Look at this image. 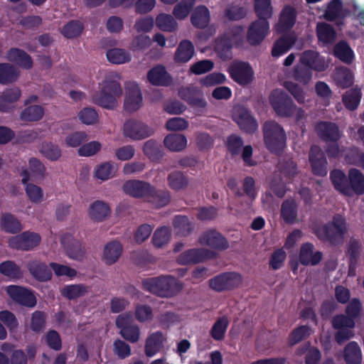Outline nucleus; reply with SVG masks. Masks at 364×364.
<instances>
[{
	"label": "nucleus",
	"mask_w": 364,
	"mask_h": 364,
	"mask_svg": "<svg viewBox=\"0 0 364 364\" xmlns=\"http://www.w3.org/2000/svg\"><path fill=\"white\" fill-rule=\"evenodd\" d=\"M194 55V47L193 43L187 40L180 43L175 54V59L178 62L186 63L189 61Z\"/></svg>",
	"instance_id": "nucleus-34"
},
{
	"label": "nucleus",
	"mask_w": 364,
	"mask_h": 364,
	"mask_svg": "<svg viewBox=\"0 0 364 364\" xmlns=\"http://www.w3.org/2000/svg\"><path fill=\"white\" fill-rule=\"evenodd\" d=\"M233 119L246 132H253L257 129V122L252 117L249 112L243 107H235L234 108Z\"/></svg>",
	"instance_id": "nucleus-19"
},
{
	"label": "nucleus",
	"mask_w": 364,
	"mask_h": 364,
	"mask_svg": "<svg viewBox=\"0 0 364 364\" xmlns=\"http://www.w3.org/2000/svg\"><path fill=\"white\" fill-rule=\"evenodd\" d=\"M6 58L10 62L25 69H31L33 67L31 57L23 50L12 48L8 51Z\"/></svg>",
	"instance_id": "nucleus-27"
},
{
	"label": "nucleus",
	"mask_w": 364,
	"mask_h": 364,
	"mask_svg": "<svg viewBox=\"0 0 364 364\" xmlns=\"http://www.w3.org/2000/svg\"><path fill=\"white\" fill-rule=\"evenodd\" d=\"M41 242V236L35 232H24L9 239L11 247L22 251H28L37 247Z\"/></svg>",
	"instance_id": "nucleus-15"
},
{
	"label": "nucleus",
	"mask_w": 364,
	"mask_h": 364,
	"mask_svg": "<svg viewBox=\"0 0 364 364\" xmlns=\"http://www.w3.org/2000/svg\"><path fill=\"white\" fill-rule=\"evenodd\" d=\"M164 144L171 151H179L186 147L187 139L183 134H169L164 139Z\"/></svg>",
	"instance_id": "nucleus-39"
},
{
	"label": "nucleus",
	"mask_w": 364,
	"mask_h": 364,
	"mask_svg": "<svg viewBox=\"0 0 364 364\" xmlns=\"http://www.w3.org/2000/svg\"><path fill=\"white\" fill-rule=\"evenodd\" d=\"M214 253L205 249H193L186 251L178 257V262L181 264L197 263L213 257Z\"/></svg>",
	"instance_id": "nucleus-20"
},
{
	"label": "nucleus",
	"mask_w": 364,
	"mask_h": 364,
	"mask_svg": "<svg viewBox=\"0 0 364 364\" xmlns=\"http://www.w3.org/2000/svg\"><path fill=\"white\" fill-rule=\"evenodd\" d=\"M124 109L127 112L134 113L143 105V97L139 85L134 81L125 83Z\"/></svg>",
	"instance_id": "nucleus-9"
},
{
	"label": "nucleus",
	"mask_w": 364,
	"mask_h": 364,
	"mask_svg": "<svg viewBox=\"0 0 364 364\" xmlns=\"http://www.w3.org/2000/svg\"><path fill=\"white\" fill-rule=\"evenodd\" d=\"M228 326V319L225 316L218 318L210 331L211 336L216 341L222 340L225 334Z\"/></svg>",
	"instance_id": "nucleus-53"
},
{
	"label": "nucleus",
	"mask_w": 364,
	"mask_h": 364,
	"mask_svg": "<svg viewBox=\"0 0 364 364\" xmlns=\"http://www.w3.org/2000/svg\"><path fill=\"white\" fill-rule=\"evenodd\" d=\"M41 153L51 161H57L61 156V150L58 145L51 142H44L42 144Z\"/></svg>",
	"instance_id": "nucleus-56"
},
{
	"label": "nucleus",
	"mask_w": 364,
	"mask_h": 364,
	"mask_svg": "<svg viewBox=\"0 0 364 364\" xmlns=\"http://www.w3.org/2000/svg\"><path fill=\"white\" fill-rule=\"evenodd\" d=\"M361 96L360 89L355 87L346 92L343 96V102L348 109L354 110L358 107Z\"/></svg>",
	"instance_id": "nucleus-41"
},
{
	"label": "nucleus",
	"mask_w": 364,
	"mask_h": 364,
	"mask_svg": "<svg viewBox=\"0 0 364 364\" xmlns=\"http://www.w3.org/2000/svg\"><path fill=\"white\" fill-rule=\"evenodd\" d=\"M295 42V38L292 36H283L277 41L273 46L272 54L278 58L287 53Z\"/></svg>",
	"instance_id": "nucleus-37"
},
{
	"label": "nucleus",
	"mask_w": 364,
	"mask_h": 364,
	"mask_svg": "<svg viewBox=\"0 0 364 364\" xmlns=\"http://www.w3.org/2000/svg\"><path fill=\"white\" fill-rule=\"evenodd\" d=\"M44 109L40 105H31L25 108L20 114V119L25 122H37L41 119Z\"/></svg>",
	"instance_id": "nucleus-40"
},
{
	"label": "nucleus",
	"mask_w": 364,
	"mask_h": 364,
	"mask_svg": "<svg viewBox=\"0 0 364 364\" xmlns=\"http://www.w3.org/2000/svg\"><path fill=\"white\" fill-rule=\"evenodd\" d=\"M88 140L87 135L84 132H75L65 137V143L68 146L77 147Z\"/></svg>",
	"instance_id": "nucleus-60"
},
{
	"label": "nucleus",
	"mask_w": 364,
	"mask_h": 364,
	"mask_svg": "<svg viewBox=\"0 0 364 364\" xmlns=\"http://www.w3.org/2000/svg\"><path fill=\"white\" fill-rule=\"evenodd\" d=\"M152 41L159 44V33H156L154 36L153 40L149 36L145 35H139L134 37L132 41V48L134 50H144L151 46Z\"/></svg>",
	"instance_id": "nucleus-46"
},
{
	"label": "nucleus",
	"mask_w": 364,
	"mask_h": 364,
	"mask_svg": "<svg viewBox=\"0 0 364 364\" xmlns=\"http://www.w3.org/2000/svg\"><path fill=\"white\" fill-rule=\"evenodd\" d=\"M153 229L149 224H142L139 225L134 235V240L136 243L141 244L144 242L151 235Z\"/></svg>",
	"instance_id": "nucleus-63"
},
{
	"label": "nucleus",
	"mask_w": 364,
	"mask_h": 364,
	"mask_svg": "<svg viewBox=\"0 0 364 364\" xmlns=\"http://www.w3.org/2000/svg\"><path fill=\"white\" fill-rule=\"evenodd\" d=\"M296 16V11L294 8L284 7L280 14L278 23L275 26L276 31L282 33L290 29L295 23Z\"/></svg>",
	"instance_id": "nucleus-25"
},
{
	"label": "nucleus",
	"mask_w": 364,
	"mask_h": 364,
	"mask_svg": "<svg viewBox=\"0 0 364 364\" xmlns=\"http://www.w3.org/2000/svg\"><path fill=\"white\" fill-rule=\"evenodd\" d=\"M348 10L343 6L340 0H332L328 5L322 17L328 21L344 18ZM321 18V16H320Z\"/></svg>",
	"instance_id": "nucleus-28"
},
{
	"label": "nucleus",
	"mask_w": 364,
	"mask_h": 364,
	"mask_svg": "<svg viewBox=\"0 0 364 364\" xmlns=\"http://www.w3.org/2000/svg\"><path fill=\"white\" fill-rule=\"evenodd\" d=\"M334 54L341 61L350 63L354 59V53L350 46L343 41L336 45L334 48Z\"/></svg>",
	"instance_id": "nucleus-45"
},
{
	"label": "nucleus",
	"mask_w": 364,
	"mask_h": 364,
	"mask_svg": "<svg viewBox=\"0 0 364 364\" xmlns=\"http://www.w3.org/2000/svg\"><path fill=\"white\" fill-rule=\"evenodd\" d=\"M355 324V320L346 314H340L333 318V327L337 330L335 338L338 343H341L353 336V329Z\"/></svg>",
	"instance_id": "nucleus-12"
},
{
	"label": "nucleus",
	"mask_w": 364,
	"mask_h": 364,
	"mask_svg": "<svg viewBox=\"0 0 364 364\" xmlns=\"http://www.w3.org/2000/svg\"><path fill=\"white\" fill-rule=\"evenodd\" d=\"M348 192L346 196H352L353 193L361 195L364 193V176L356 168H351L348 174Z\"/></svg>",
	"instance_id": "nucleus-22"
},
{
	"label": "nucleus",
	"mask_w": 364,
	"mask_h": 364,
	"mask_svg": "<svg viewBox=\"0 0 364 364\" xmlns=\"http://www.w3.org/2000/svg\"><path fill=\"white\" fill-rule=\"evenodd\" d=\"M254 7L257 16L260 19L267 20L273 14L271 0H254Z\"/></svg>",
	"instance_id": "nucleus-42"
},
{
	"label": "nucleus",
	"mask_w": 364,
	"mask_h": 364,
	"mask_svg": "<svg viewBox=\"0 0 364 364\" xmlns=\"http://www.w3.org/2000/svg\"><path fill=\"white\" fill-rule=\"evenodd\" d=\"M284 86L299 103L303 104L305 102L306 94L296 84L292 82H285Z\"/></svg>",
	"instance_id": "nucleus-64"
},
{
	"label": "nucleus",
	"mask_w": 364,
	"mask_h": 364,
	"mask_svg": "<svg viewBox=\"0 0 364 364\" xmlns=\"http://www.w3.org/2000/svg\"><path fill=\"white\" fill-rule=\"evenodd\" d=\"M116 326L120 329V335L131 343H136L139 338V328L134 323L133 316L130 313L120 314L116 319Z\"/></svg>",
	"instance_id": "nucleus-10"
},
{
	"label": "nucleus",
	"mask_w": 364,
	"mask_h": 364,
	"mask_svg": "<svg viewBox=\"0 0 364 364\" xmlns=\"http://www.w3.org/2000/svg\"><path fill=\"white\" fill-rule=\"evenodd\" d=\"M269 102L275 112L281 117H294L299 121L304 116V112L298 108L292 100L282 90H274L269 95Z\"/></svg>",
	"instance_id": "nucleus-3"
},
{
	"label": "nucleus",
	"mask_w": 364,
	"mask_h": 364,
	"mask_svg": "<svg viewBox=\"0 0 364 364\" xmlns=\"http://www.w3.org/2000/svg\"><path fill=\"white\" fill-rule=\"evenodd\" d=\"M264 139L267 149L272 152L282 150L286 144L282 127L276 122H267L264 126Z\"/></svg>",
	"instance_id": "nucleus-5"
},
{
	"label": "nucleus",
	"mask_w": 364,
	"mask_h": 364,
	"mask_svg": "<svg viewBox=\"0 0 364 364\" xmlns=\"http://www.w3.org/2000/svg\"><path fill=\"white\" fill-rule=\"evenodd\" d=\"M312 330L309 326H301L292 331L289 337V343L293 346L310 336Z\"/></svg>",
	"instance_id": "nucleus-57"
},
{
	"label": "nucleus",
	"mask_w": 364,
	"mask_h": 364,
	"mask_svg": "<svg viewBox=\"0 0 364 364\" xmlns=\"http://www.w3.org/2000/svg\"><path fill=\"white\" fill-rule=\"evenodd\" d=\"M282 217L287 223H293L296 220V204L294 200H286L282 205Z\"/></svg>",
	"instance_id": "nucleus-48"
},
{
	"label": "nucleus",
	"mask_w": 364,
	"mask_h": 364,
	"mask_svg": "<svg viewBox=\"0 0 364 364\" xmlns=\"http://www.w3.org/2000/svg\"><path fill=\"white\" fill-rule=\"evenodd\" d=\"M0 321L6 325L10 331H16L18 326L16 316L8 310L0 311Z\"/></svg>",
	"instance_id": "nucleus-61"
},
{
	"label": "nucleus",
	"mask_w": 364,
	"mask_h": 364,
	"mask_svg": "<svg viewBox=\"0 0 364 364\" xmlns=\"http://www.w3.org/2000/svg\"><path fill=\"white\" fill-rule=\"evenodd\" d=\"M317 36L320 41L328 44L334 41L336 32L330 25L326 23H319L317 24Z\"/></svg>",
	"instance_id": "nucleus-47"
},
{
	"label": "nucleus",
	"mask_w": 364,
	"mask_h": 364,
	"mask_svg": "<svg viewBox=\"0 0 364 364\" xmlns=\"http://www.w3.org/2000/svg\"><path fill=\"white\" fill-rule=\"evenodd\" d=\"M61 243L66 255L72 259L82 261L86 257V249L82 243L70 234H65L61 238Z\"/></svg>",
	"instance_id": "nucleus-14"
},
{
	"label": "nucleus",
	"mask_w": 364,
	"mask_h": 364,
	"mask_svg": "<svg viewBox=\"0 0 364 364\" xmlns=\"http://www.w3.org/2000/svg\"><path fill=\"white\" fill-rule=\"evenodd\" d=\"M159 350V333H155L151 335L146 341L145 353L151 357Z\"/></svg>",
	"instance_id": "nucleus-59"
},
{
	"label": "nucleus",
	"mask_w": 364,
	"mask_h": 364,
	"mask_svg": "<svg viewBox=\"0 0 364 364\" xmlns=\"http://www.w3.org/2000/svg\"><path fill=\"white\" fill-rule=\"evenodd\" d=\"M244 41V31L241 26L233 27L224 36L217 39L215 50L224 59L230 57V48L232 46H242Z\"/></svg>",
	"instance_id": "nucleus-4"
},
{
	"label": "nucleus",
	"mask_w": 364,
	"mask_h": 364,
	"mask_svg": "<svg viewBox=\"0 0 364 364\" xmlns=\"http://www.w3.org/2000/svg\"><path fill=\"white\" fill-rule=\"evenodd\" d=\"M115 171V166L112 164L107 162L98 167L95 172V176L97 178L105 181L114 176Z\"/></svg>",
	"instance_id": "nucleus-58"
},
{
	"label": "nucleus",
	"mask_w": 364,
	"mask_h": 364,
	"mask_svg": "<svg viewBox=\"0 0 364 364\" xmlns=\"http://www.w3.org/2000/svg\"><path fill=\"white\" fill-rule=\"evenodd\" d=\"M84 26L79 21L73 20L68 22L62 28V33L67 38H75L80 36Z\"/></svg>",
	"instance_id": "nucleus-50"
},
{
	"label": "nucleus",
	"mask_w": 364,
	"mask_h": 364,
	"mask_svg": "<svg viewBox=\"0 0 364 364\" xmlns=\"http://www.w3.org/2000/svg\"><path fill=\"white\" fill-rule=\"evenodd\" d=\"M7 294L16 303L21 306L33 308L36 305L37 300L33 294L28 289L18 286H9Z\"/></svg>",
	"instance_id": "nucleus-18"
},
{
	"label": "nucleus",
	"mask_w": 364,
	"mask_h": 364,
	"mask_svg": "<svg viewBox=\"0 0 364 364\" xmlns=\"http://www.w3.org/2000/svg\"><path fill=\"white\" fill-rule=\"evenodd\" d=\"M27 268L31 275L38 281L45 282L51 278L50 269L46 264L40 261L33 260L28 262Z\"/></svg>",
	"instance_id": "nucleus-30"
},
{
	"label": "nucleus",
	"mask_w": 364,
	"mask_h": 364,
	"mask_svg": "<svg viewBox=\"0 0 364 364\" xmlns=\"http://www.w3.org/2000/svg\"><path fill=\"white\" fill-rule=\"evenodd\" d=\"M210 15L208 9L205 6H199L195 9L191 16V22L197 28L207 26Z\"/></svg>",
	"instance_id": "nucleus-33"
},
{
	"label": "nucleus",
	"mask_w": 364,
	"mask_h": 364,
	"mask_svg": "<svg viewBox=\"0 0 364 364\" xmlns=\"http://www.w3.org/2000/svg\"><path fill=\"white\" fill-rule=\"evenodd\" d=\"M87 287L83 284L67 286L62 290V294L68 299H75L87 293Z\"/></svg>",
	"instance_id": "nucleus-54"
},
{
	"label": "nucleus",
	"mask_w": 364,
	"mask_h": 364,
	"mask_svg": "<svg viewBox=\"0 0 364 364\" xmlns=\"http://www.w3.org/2000/svg\"><path fill=\"white\" fill-rule=\"evenodd\" d=\"M122 252L123 246L117 240L110 241L104 247L102 261L107 265H112L119 260Z\"/></svg>",
	"instance_id": "nucleus-23"
},
{
	"label": "nucleus",
	"mask_w": 364,
	"mask_h": 364,
	"mask_svg": "<svg viewBox=\"0 0 364 364\" xmlns=\"http://www.w3.org/2000/svg\"><path fill=\"white\" fill-rule=\"evenodd\" d=\"M144 154L152 161L159 159V144L156 139L146 141L143 146Z\"/></svg>",
	"instance_id": "nucleus-55"
},
{
	"label": "nucleus",
	"mask_w": 364,
	"mask_h": 364,
	"mask_svg": "<svg viewBox=\"0 0 364 364\" xmlns=\"http://www.w3.org/2000/svg\"><path fill=\"white\" fill-rule=\"evenodd\" d=\"M321 253L314 250V246L310 243L302 245L300 250L299 259L304 265H316L321 259Z\"/></svg>",
	"instance_id": "nucleus-31"
},
{
	"label": "nucleus",
	"mask_w": 364,
	"mask_h": 364,
	"mask_svg": "<svg viewBox=\"0 0 364 364\" xmlns=\"http://www.w3.org/2000/svg\"><path fill=\"white\" fill-rule=\"evenodd\" d=\"M309 161L311 164L313 172L316 175L325 176L327 173L326 161L318 146H313L311 147Z\"/></svg>",
	"instance_id": "nucleus-24"
},
{
	"label": "nucleus",
	"mask_w": 364,
	"mask_h": 364,
	"mask_svg": "<svg viewBox=\"0 0 364 364\" xmlns=\"http://www.w3.org/2000/svg\"><path fill=\"white\" fill-rule=\"evenodd\" d=\"M0 272L12 279H19L22 277L20 267L13 261H6L0 264Z\"/></svg>",
	"instance_id": "nucleus-51"
},
{
	"label": "nucleus",
	"mask_w": 364,
	"mask_h": 364,
	"mask_svg": "<svg viewBox=\"0 0 364 364\" xmlns=\"http://www.w3.org/2000/svg\"><path fill=\"white\" fill-rule=\"evenodd\" d=\"M181 289L177 281L171 277H161V297L171 296Z\"/></svg>",
	"instance_id": "nucleus-36"
},
{
	"label": "nucleus",
	"mask_w": 364,
	"mask_h": 364,
	"mask_svg": "<svg viewBox=\"0 0 364 364\" xmlns=\"http://www.w3.org/2000/svg\"><path fill=\"white\" fill-rule=\"evenodd\" d=\"M200 242L218 250H225L228 247L226 240L218 232L212 230L205 232L200 237Z\"/></svg>",
	"instance_id": "nucleus-29"
},
{
	"label": "nucleus",
	"mask_w": 364,
	"mask_h": 364,
	"mask_svg": "<svg viewBox=\"0 0 364 364\" xmlns=\"http://www.w3.org/2000/svg\"><path fill=\"white\" fill-rule=\"evenodd\" d=\"M154 133V130L152 128L136 119H129L124 124V136L134 140L145 139L150 136Z\"/></svg>",
	"instance_id": "nucleus-13"
},
{
	"label": "nucleus",
	"mask_w": 364,
	"mask_h": 364,
	"mask_svg": "<svg viewBox=\"0 0 364 364\" xmlns=\"http://www.w3.org/2000/svg\"><path fill=\"white\" fill-rule=\"evenodd\" d=\"M46 323V315L43 311H36L31 314L30 327L33 332H42L45 329Z\"/></svg>",
	"instance_id": "nucleus-52"
},
{
	"label": "nucleus",
	"mask_w": 364,
	"mask_h": 364,
	"mask_svg": "<svg viewBox=\"0 0 364 364\" xmlns=\"http://www.w3.org/2000/svg\"><path fill=\"white\" fill-rule=\"evenodd\" d=\"M344 358L347 364H360L361 350L355 342L349 343L345 348Z\"/></svg>",
	"instance_id": "nucleus-38"
},
{
	"label": "nucleus",
	"mask_w": 364,
	"mask_h": 364,
	"mask_svg": "<svg viewBox=\"0 0 364 364\" xmlns=\"http://www.w3.org/2000/svg\"><path fill=\"white\" fill-rule=\"evenodd\" d=\"M21 95V91L18 87H14L6 89L0 95V111L7 112L13 108V104L17 102Z\"/></svg>",
	"instance_id": "nucleus-26"
},
{
	"label": "nucleus",
	"mask_w": 364,
	"mask_h": 364,
	"mask_svg": "<svg viewBox=\"0 0 364 364\" xmlns=\"http://www.w3.org/2000/svg\"><path fill=\"white\" fill-rule=\"evenodd\" d=\"M346 230L343 218L337 215L333 218L331 223L318 228L316 230V234L321 240L334 242L340 239Z\"/></svg>",
	"instance_id": "nucleus-8"
},
{
	"label": "nucleus",
	"mask_w": 364,
	"mask_h": 364,
	"mask_svg": "<svg viewBox=\"0 0 364 364\" xmlns=\"http://www.w3.org/2000/svg\"><path fill=\"white\" fill-rule=\"evenodd\" d=\"M123 93L122 88L119 82L107 80L104 82L100 90L92 95V102L109 110H114L119 105L118 99Z\"/></svg>",
	"instance_id": "nucleus-2"
},
{
	"label": "nucleus",
	"mask_w": 364,
	"mask_h": 364,
	"mask_svg": "<svg viewBox=\"0 0 364 364\" xmlns=\"http://www.w3.org/2000/svg\"><path fill=\"white\" fill-rule=\"evenodd\" d=\"M318 134L325 141L331 144L328 148V153L335 156L338 153V147L336 141L340 137L338 127L333 123L320 122L316 127Z\"/></svg>",
	"instance_id": "nucleus-11"
},
{
	"label": "nucleus",
	"mask_w": 364,
	"mask_h": 364,
	"mask_svg": "<svg viewBox=\"0 0 364 364\" xmlns=\"http://www.w3.org/2000/svg\"><path fill=\"white\" fill-rule=\"evenodd\" d=\"M269 30V24L266 19H257L248 27L247 41L250 45L259 44L267 36Z\"/></svg>",
	"instance_id": "nucleus-16"
},
{
	"label": "nucleus",
	"mask_w": 364,
	"mask_h": 364,
	"mask_svg": "<svg viewBox=\"0 0 364 364\" xmlns=\"http://www.w3.org/2000/svg\"><path fill=\"white\" fill-rule=\"evenodd\" d=\"M111 209L107 203L102 200H95L90 204L88 216L95 223H101L109 218Z\"/></svg>",
	"instance_id": "nucleus-21"
},
{
	"label": "nucleus",
	"mask_w": 364,
	"mask_h": 364,
	"mask_svg": "<svg viewBox=\"0 0 364 364\" xmlns=\"http://www.w3.org/2000/svg\"><path fill=\"white\" fill-rule=\"evenodd\" d=\"M2 228L11 233H16L21 230L19 221L11 213H4L1 215Z\"/></svg>",
	"instance_id": "nucleus-49"
},
{
	"label": "nucleus",
	"mask_w": 364,
	"mask_h": 364,
	"mask_svg": "<svg viewBox=\"0 0 364 364\" xmlns=\"http://www.w3.org/2000/svg\"><path fill=\"white\" fill-rule=\"evenodd\" d=\"M108 60L114 64H123L131 60L130 54L122 48H112L107 51Z\"/></svg>",
	"instance_id": "nucleus-44"
},
{
	"label": "nucleus",
	"mask_w": 364,
	"mask_h": 364,
	"mask_svg": "<svg viewBox=\"0 0 364 364\" xmlns=\"http://www.w3.org/2000/svg\"><path fill=\"white\" fill-rule=\"evenodd\" d=\"M46 344L53 350L58 351L62 348L60 334L55 330H50L45 336Z\"/></svg>",
	"instance_id": "nucleus-62"
},
{
	"label": "nucleus",
	"mask_w": 364,
	"mask_h": 364,
	"mask_svg": "<svg viewBox=\"0 0 364 364\" xmlns=\"http://www.w3.org/2000/svg\"><path fill=\"white\" fill-rule=\"evenodd\" d=\"M330 177L335 188L346 195L348 192V178L345 173L340 170H334L331 172Z\"/></svg>",
	"instance_id": "nucleus-43"
},
{
	"label": "nucleus",
	"mask_w": 364,
	"mask_h": 364,
	"mask_svg": "<svg viewBox=\"0 0 364 364\" xmlns=\"http://www.w3.org/2000/svg\"><path fill=\"white\" fill-rule=\"evenodd\" d=\"M229 73L235 82L242 85L249 84L253 79V70L247 63H232L229 68Z\"/></svg>",
	"instance_id": "nucleus-17"
},
{
	"label": "nucleus",
	"mask_w": 364,
	"mask_h": 364,
	"mask_svg": "<svg viewBox=\"0 0 364 364\" xmlns=\"http://www.w3.org/2000/svg\"><path fill=\"white\" fill-rule=\"evenodd\" d=\"M327 66L328 63L317 52L307 50L301 55L299 63L294 69V77L296 80L305 85L312 77V70L323 71Z\"/></svg>",
	"instance_id": "nucleus-1"
},
{
	"label": "nucleus",
	"mask_w": 364,
	"mask_h": 364,
	"mask_svg": "<svg viewBox=\"0 0 364 364\" xmlns=\"http://www.w3.org/2000/svg\"><path fill=\"white\" fill-rule=\"evenodd\" d=\"M333 80L337 85L345 88L353 84V75L348 68L340 67L336 69Z\"/></svg>",
	"instance_id": "nucleus-35"
},
{
	"label": "nucleus",
	"mask_w": 364,
	"mask_h": 364,
	"mask_svg": "<svg viewBox=\"0 0 364 364\" xmlns=\"http://www.w3.org/2000/svg\"><path fill=\"white\" fill-rule=\"evenodd\" d=\"M19 75V70L13 65L0 63V84L7 85L14 82Z\"/></svg>",
	"instance_id": "nucleus-32"
},
{
	"label": "nucleus",
	"mask_w": 364,
	"mask_h": 364,
	"mask_svg": "<svg viewBox=\"0 0 364 364\" xmlns=\"http://www.w3.org/2000/svg\"><path fill=\"white\" fill-rule=\"evenodd\" d=\"M123 191L134 198H154L157 196V188L150 183L131 179L124 182L122 186Z\"/></svg>",
	"instance_id": "nucleus-6"
},
{
	"label": "nucleus",
	"mask_w": 364,
	"mask_h": 364,
	"mask_svg": "<svg viewBox=\"0 0 364 364\" xmlns=\"http://www.w3.org/2000/svg\"><path fill=\"white\" fill-rule=\"evenodd\" d=\"M242 284V275L235 272H224L209 280L210 287L218 292L230 291L238 288Z\"/></svg>",
	"instance_id": "nucleus-7"
}]
</instances>
